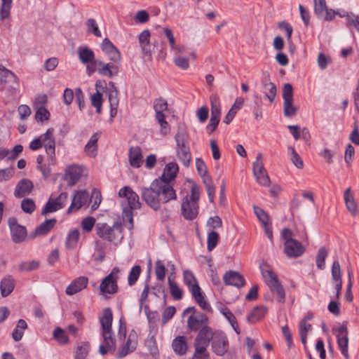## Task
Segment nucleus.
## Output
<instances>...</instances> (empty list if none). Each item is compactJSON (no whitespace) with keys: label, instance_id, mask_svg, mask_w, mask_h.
<instances>
[{"label":"nucleus","instance_id":"obj_34","mask_svg":"<svg viewBox=\"0 0 359 359\" xmlns=\"http://www.w3.org/2000/svg\"><path fill=\"white\" fill-rule=\"evenodd\" d=\"M178 170L179 167L175 162L169 163L165 165L161 177L158 179H162L163 181L172 182V181L176 177Z\"/></svg>","mask_w":359,"mask_h":359},{"label":"nucleus","instance_id":"obj_8","mask_svg":"<svg viewBox=\"0 0 359 359\" xmlns=\"http://www.w3.org/2000/svg\"><path fill=\"white\" fill-rule=\"evenodd\" d=\"M262 275L272 292H275L280 302L285 301V291L278 280L277 275L269 269H262Z\"/></svg>","mask_w":359,"mask_h":359},{"label":"nucleus","instance_id":"obj_3","mask_svg":"<svg viewBox=\"0 0 359 359\" xmlns=\"http://www.w3.org/2000/svg\"><path fill=\"white\" fill-rule=\"evenodd\" d=\"M118 196L121 198H126L128 201V208H124L123 212V219L124 222H128L126 224L129 229L133 228V210L140 208L139 196L128 186L121 188L118 191Z\"/></svg>","mask_w":359,"mask_h":359},{"label":"nucleus","instance_id":"obj_24","mask_svg":"<svg viewBox=\"0 0 359 359\" xmlns=\"http://www.w3.org/2000/svg\"><path fill=\"white\" fill-rule=\"evenodd\" d=\"M101 47L102 50L112 62L118 63L121 61V56L120 52L108 38H105L102 41Z\"/></svg>","mask_w":359,"mask_h":359},{"label":"nucleus","instance_id":"obj_21","mask_svg":"<svg viewBox=\"0 0 359 359\" xmlns=\"http://www.w3.org/2000/svg\"><path fill=\"white\" fill-rule=\"evenodd\" d=\"M215 334H216V331H213L210 327L206 325L198 330V333L194 339V342L208 346L215 337Z\"/></svg>","mask_w":359,"mask_h":359},{"label":"nucleus","instance_id":"obj_61","mask_svg":"<svg viewBox=\"0 0 359 359\" xmlns=\"http://www.w3.org/2000/svg\"><path fill=\"white\" fill-rule=\"evenodd\" d=\"M154 109L156 114H163L168 109V102L165 100L160 97L154 102Z\"/></svg>","mask_w":359,"mask_h":359},{"label":"nucleus","instance_id":"obj_7","mask_svg":"<svg viewBox=\"0 0 359 359\" xmlns=\"http://www.w3.org/2000/svg\"><path fill=\"white\" fill-rule=\"evenodd\" d=\"M120 269L114 267L109 274L104 277L100 285L99 290L101 295L114 294L117 293L118 287L117 280L119 278Z\"/></svg>","mask_w":359,"mask_h":359},{"label":"nucleus","instance_id":"obj_52","mask_svg":"<svg viewBox=\"0 0 359 359\" xmlns=\"http://www.w3.org/2000/svg\"><path fill=\"white\" fill-rule=\"evenodd\" d=\"M163 32L165 34V36H166V38L168 39V41L169 42V44H170V50L174 52L175 51L177 48H180L181 47H183L184 46H178L176 44V41H175V39L174 37V35H173V33L172 32V30L168 28V27H164L163 29Z\"/></svg>","mask_w":359,"mask_h":359},{"label":"nucleus","instance_id":"obj_41","mask_svg":"<svg viewBox=\"0 0 359 359\" xmlns=\"http://www.w3.org/2000/svg\"><path fill=\"white\" fill-rule=\"evenodd\" d=\"M0 82L4 84L18 83V78L13 72L0 66Z\"/></svg>","mask_w":359,"mask_h":359},{"label":"nucleus","instance_id":"obj_38","mask_svg":"<svg viewBox=\"0 0 359 359\" xmlns=\"http://www.w3.org/2000/svg\"><path fill=\"white\" fill-rule=\"evenodd\" d=\"M266 312V307L262 305L257 306L252 310L247 320L250 323H256L265 316Z\"/></svg>","mask_w":359,"mask_h":359},{"label":"nucleus","instance_id":"obj_16","mask_svg":"<svg viewBox=\"0 0 359 359\" xmlns=\"http://www.w3.org/2000/svg\"><path fill=\"white\" fill-rule=\"evenodd\" d=\"M89 199V194L86 190L75 191L68 212L71 213L79 210L88 202Z\"/></svg>","mask_w":359,"mask_h":359},{"label":"nucleus","instance_id":"obj_47","mask_svg":"<svg viewBox=\"0 0 359 359\" xmlns=\"http://www.w3.org/2000/svg\"><path fill=\"white\" fill-rule=\"evenodd\" d=\"M90 350V344L88 342H82L78 345L75 351V359H86Z\"/></svg>","mask_w":359,"mask_h":359},{"label":"nucleus","instance_id":"obj_44","mask_svg":"<svg viewBox=\"0 0 359 359\" xmlns=\"http://www.w3.org/2000/svg\"><path fill=\"white\" fill-rule=\"evenodd\" d=\"M27 329V324L23 319H20L16 325L15 328L12 332V337L15 341H19L24 335V331Z\"/></svg>","mask_w":359,"mask_h":359},{"label":"nucleus","instance_id":"obj_57","mask_svg":"<svg viewBox=\"0 0 359 359\" xmlns=\"http://www.w3.org/2000/svg\"><path fill=\"white\" fill-rule=\"evenodd\" d=\"M22 210L27 214H32L36 209V205L33 199L25 198L21 201Z\"/></svg>","mask_w":359,"mask_h":359},{"label":"nucleus","instance_id":"obj_19","mask_svg":"<svg viewBox=\"0 0 359 359\" xmlns=\"http://www.w3.org/2000/svg\"><path fill=\"white\" fill-rule=\"evenodd\" d=\"M8 224L11 229L13 241L16 243H22L27 236V230L25 226L17 223L16 219L10 218Z\"/></svg>","mask_w":359,"mask_h":359},{"label":"nucleus","instance_id":"obj_2","mask_svg":"<svg viewBox=\"0 0 359 359\" xmlns=\"http://www.w3.org/2000/svg\"><path fill=\"white\" fill-rule=\"evenodd\" d=\"M113 315L109 308L103 310V316L100 320L102 327V337L103 344L100 346L99 352L104 355L109 352H114L116 350V339L112 332L111 325Z\"/></svg>","mask_w":359,"mask_h":359},{"label":"nucleus","instance_id":"obj_22","mask_svg":"<svg viewBox=\"0 0 359 359\" xmlns=\"http://www.w3.org/2000/svg\"><path fill=\"white\" fill-rule=\"evenodd\" d=\"M88 284V278L86 276H79L70 283L65 290V293L68 296H72L84 290Z\"/></svg>","mask_w":359,"mask_h":359},{"label":"nucleus","instance_id":"obj_28","mask_svg":"<svg viewBox=\"0 0 359 359\" xmlns=\"http://www.w3.org/2000/svg\"><path fill=\"white\" fill-rule=\"evenodd\" d=\"M128 159L130 165L133 168H138L143 163L142 149L139 147H133L128 151Z\"/></svg>","mask_w":359,"mask_h":359},{"label":"nucleus","instance_id":"obj_1","mask_svg":"<svg viewBox=\"0 0 359 359\" xmlns=\"http://www.w3.org/2000/svg\"><path fill=\"white\" fill-rule=\"evenodd\" d=\"M141 196L145 203L154 210H158L162 203L177 198L172 183L162 179H156L149 187L142 188Z\"/></svg>","mask_w":359,"mask_h":359},{"label":"nucleus","instance_id":"obj_53","mask_svg":"<svg viewBox=\"0 0 359 359\" xmlns=\"http://www.w3.org/2000/svg\"><path fill=\"white\" fill-rule=\"evenodd\" d=\"M39 266V262L36 260L22 262L19 264L20 271H32L36 270Z\"/></svg>","mask_w":359,"mask_h":359},{"label":"nucleus","instance_id":"obj_39","mask_svg":"<svg viewBox=\"0 0 359 359\" xmlns=\"http://www.w3.org/2000/svg\"><path fill=\"white\" fill-rule=\"evenodd\" d=\"M262 86L265 97L269 100L270 103H273L277 93L276 85L269 81L265 80L262 82Z\"/></svg>","mask_w":359,"mask_h":359},{"label":"nucleus","instance_id":"obj_25","mask_svg":"<svg viewBox=\"0 0 359 359\" xmlns=\"http://www.w3.org/2000/svg\"><path fill=\"white\" fill-rule=\"evenodd\" d=\"M34 184L32 182L27 178L20 180L14 190V196L16 198H22L29 195L32 191Z\"/></svg>","mask_w":359,"mask_h":359},{"label":"nucleus","instance_id":"obj_9","mask_svg":"<svg viewBox=\"0 0 359 359\" xmlns=\"http://www.w3.org/2000/svg\"><path fill=\"white\" fill-rule=\"evenodd\" d=\"M211 105V117L206 130L208 133H212L217 128L221 116V106L219 97L217 94H212L210 97Z\"/></svg>","mask_w":359,"mask_h":359},{"label":"nucleus","instance_id":"obj_11","mask_svg":"<svg viewBox=\"0 0 359 359\" xmlns=\"http://www.w3.org/2000/svg\"><path fill=\"white\" fill-rule=\"evenodd\" d=\"M54 130L49 128L41 135L42 146L44 147L48 157H49V165L56 164L55 157V140L54 137Z\"/></svg>","mask_w":359,"mask_h":359},{"label":"nucleus","instance_id":"obj_17","mask_svg":"<svg viewBox=\"0 0 359 359\" xmlns=\"http://www.w3.org/2000/svg\"><path fill=\"white\" fill-rule=\"evenodd\" d=\"M182 215L187 220H193L198 213V204L195 201H189L188 196L182 201L181 205Z\"/></svg>","mask_w":359,"mask_h":359},{"label":"nucleus","instance_id":"obj_45","mask_svg":"<svg viewBox=\"0 0 359 359\" xmlns=\"http://www.w3.org/2000/svg\"><path fill=\"white\" fill-rule=\"evenodd\" d=\"M13 0H1L0 20L4 21L11 16Z\"/></svg>","mask_w":359,"mask_h":359},{"label":"nucleus","instance_id":"obj_63","mask_svg":"<svg viewBox=\"0 0 359 359\" xmlns=\"http://www.w3.org/2000/svg\"><path fill=\"white\" fill-rule=\"evenodd\" d=\"M141 273V267L138 265L134 266L129 273L128 276V285H133L137 280Z\"/></svg>","mask_w":359,"mask_h":359},{"label":"nucleus","instance_id":"obj_56","mask_svg":"<svg viewBox=\"0 0 359 359\" xmlns=\"http://www.w3.org/2000/svg\"><path fill=\"white\" fill-rule=\"evenodd\" d=\"M288 150L290 152L291 161L294 165L298 169H302L304 168V163L300 156L292 147H289Z\"/></svg>","mask_w":359,"mask_h":359},{"label":"nucleus","instance_id":"obj_64","mask_svg":"<svg viewBox=\"0 0 359 359\" xmlns=\"http://www.w3.org/2000/svg\"><path fill=\"white\" fill-rule=\"evenodd\" d=\"M346 19L348 27L353 26L359 32V15L351 13L346 15Z\"/></svg>","mask_w":359,"mask_h":359},{"label":"nucleus","instance_id":"obj_27","mask_svg":"<svg viewBox=\"0 0 359 359\" xmlns=\"http://www.w3.org/2000/svg\"><path fill=\"white\" fill-rule=\"evenodd\" d=\"M226 285H232L236 287H242L245 285V278L239 273L234 271L226 272L223 277Z\"/></svg>","mask_w":359,"mask_h":359},{"label":"nucleus","instance_id":"obj_29","mask_svg":"<svg viewBox=\"0 0 359 359\" xmlns=\"http://www.w3.org/2000/svg\"><path fill=\"white\" fill-rule=\"evenodd\" d=\"M172 348L177 355L182 356L186 355L188 351L187 337L184 336L176 337L172 341Z\"/></svg>","mask_w":359,"mask_h":359},{"label":"nucleus","instance_id":"obj_33","mask_svg":"<svg viewBox=\"0 0 359 359\" xmlns=\"http://www.w3.org/2000/svg\"><path fill=\"white\" fill-rule=\"evenodd\" d=\"M57 220L54 218L46 219L37 226L32 233V237L46 235L55 226Z\"/></svg>","mask_w":359,"mask_h":359},{"label":"nucleus","instance_id":"obj_42","mask_svg":"<svg viewBox=\"0 0 359 359\" xmlns=\"http://www.w3.org/2000/svg\"><path fill=\"white\" fill-rule=\"evenodd\" d=\"M208 347L194 342V352L191 359H210Z\"/></svg>","mask_w":359,"mask_h":359},{"label":"nucleus","instance_id":"obj_14","mask_svg":"<svg viewBox=\"0 0 359 359\" xmlns=\"http://www.w3.org/2000/svg\"><path fill=\"white\" fill-rule=\"evenodd\" d=\"M337 338L341 354L345 359H349L348 330L345 325H342L337 328Z\"/></svg>","mask_w":359,"mask_h":359},{"label":"nucleus","instance_id":"obj_13","mask_svg":"<svg viewBox=\"0 0 359 359\" xmlns=\"http://www.w3.org/2000/svg\"><path fill=\"white\" fill-rule=\"evenodd\" d=\"M215 334L211 341L212 350L216 355L222 356L228 351L229 341L223 332L217 330Z\"/></svg>","mask_w":359,"mask_h":359},{"label":"nucleus","instance_id":"obj_23","mask_svg":"<svg viewBox=\"0 0 359 359\" xmlns=\"http://www.w3.org/2000/svg\"><path fill=\"white\" fill-rule=\"evenodd\" d=\"M304 247L297 240L284 243V252L289 257H300L304 254Z\"/></svg>","mask_w":359,"mask_h":359},{"label":"nucleus","instance_id":"obj_18","mask_svg":"<svg viewBox=\"0 0 359 359\" xmlns=\"http://www.w3.org/2000/svg\"><path fill=\"white\" fill-rule=\"evenodd\" d=\"M138 336L135 330H131L128 334L126 343L120 347L118 355L119 358H123L128 354L133 352L137 345Z\"/></svg>","mask_w":359,"mask_h":359},{"label":"nucleus","instance_id":"obj_12","mask_svg":"<svg viewBox=\"0 0 359 359\" xmlns=\"http://www.w3.org/2000/svg\"><path fill=\"white\" fill-rule=\"evenodd\" d=\"M173 55L174 63L177 67L182 69H187L189 67V60L196 58V53L194 50L187 53L186 46L177 48L173 52Z\"/></svg>","mask_w":359,"mask_h":359},{"label":"nucleus","instance_id":"obj_31","mask_svg":"<svg viewBox=\"0 0 359 359\" xmlns=\"http://www.w3.org/2000/svg\"><path fill=\"white\" fill-rule=\"evenodd\" d=\"M111 90L109 94V101L110 104V116L114 118L117 114L118 106V90L113 82L109 83Z\"/></svg>","mask_w":359,"mask_h":359},{"label":"nucleus","instance_id":"obj_54","mask_svg":"<svg viewBox=\"0 0 359 359\" xmlns=\"http://www.w3.org/2000/svg\"><path fill=\"white\" fill-rule=\"evenodd\" d=\"M58 210H60V205H57V204L55 203L53 201V195L52 194L45 206L41 210V215H46L48 213L54 212Z\"/></svg>","mask_w":359,"mask_h":359},{"label":"nucleus","instance_id":"obj_51","mask_svg":"<svg viewBox=\"0 0 359 359\" xmlns=\"http://www.w3.org/2000/svg\"><path fill=\"white\" fill-rule=\"evenodd\" d=\"M43 157L41 155H39L36 158V163L38 164V168L41 170L42 172V175L44 177H48L50 176L51 170L49 165V157H48V163L47 164H43Z\"/></svg>","mask_w":359,"mask_h":359},{"label":"nucleus","instance_id":"obj_6","mask_svg":"<svg viewBox=\"0 0 359 359\" xmlns=\"http://www.w3.org/2000/svg\"><path fill=\"white\" fill-rule=\"evenodd\" d=\"M177 143V156L185 167H189L191 162V154L188 143V137L183 130H179L175 135Z\"/></svg>","mask_w":359,"mask_h":359},{"label":"nucleus","instance_id":"obj_32","mask_svg":"<svg viewBox=\"0 0 359 359\" xmlns=\"http://www.w3.org/2000/svg\"><path fill=\"white\" fill-rule=\"evenodd\" d=\"M98 65V73L101 76H107L109 78L112 77L114 75L117 74L118 72V67L111 63H104L101 60H99V62H97Z\"/></svg>","mask_w":359,"mask_h":359},{"label":"nucleus","instance_id":"obj_5","mask_svg":"<svg viewBox=\"0 0 359 359\" xmlns=\"http://www.w3.org/2000/svg\"><path fill=\"white\" fill-rule=\"evenodd\" d=\"M95 230L100 238L115 245L121 243L123 238V228L120 223H115L112 226L106 223H97L95 225Z\"/></svg>","mask_w":359,"mask_h":359},{"label":"nucleus","instance_id":"obj_26","mask_svg":"<svg viewBox=\"0 0 359 359\" xmlns=\"http://www.w3.org/2000/svg\"><path fill=\"white\" fill-rule=\"evenodd\" d=\"M344 198L346 208L351 214V215L353 217L359 215L358 204L355 199L354 194H353L350 187L345 190L344 194Z\"/></svg>","mask_w":359,"mask_h":359},{"label":"nucleus","instance_id":"obj_10","mask_svg":"<svg viewBox=\"0 0 359 359\" xmlns=\"http://www.w3.org/2000/svg\"><path fill=\"white\" fill-rule=\"evenodd\" d=\"M252 171L254 177L258 184L264 187L270 185V178L264 168L262 153L257 154L256 161L252 164Z\"/></svg>","mask_w":359,"mask_h":359},{"label":"nucleus","instance_id":"obj_36","mask_svg":"<svg viewBox=\"0 0 359 359\" xmlns=\"http://www.w3.org/2000/svg\"><path fill=\"white\" fill-rule=\"evenodd\" d=\"M15 280L11 276L4 277L0 283L1 294L3 297H8L14 290Z\"/></svg>","mask_w":359,"mask_h":359},{"label":"nucleus","instance_id":"obj_15","mask_svg":"<svg viewBox=\"0 0 359 359\" xmlns=\"http://www.w3.org/2000/svg\"><path fill=\"white\" fill-rule=\"evenodd\" d=\"M253 209L255 214L262 225L266 236L271 241L273 238V232L269 216L263 209L257 205H254Z\"/></svg>","mask_w":359,"mask_h":359},{"label":"nucleus","instance_id":"obj_30","mask_svg":"<svg viewBox=\"0 0 359 359\" xmlns=\"http://www.w3.org/2000/svg\"><path fill=\"white\" fill-rule=\"evenodd\" d=\"M82 175V169L79 165H71L65 172V178L70 186L74 185Z\"/></svg>","mask_w":359,"mask_h":359},{"label":"nucleus","instance_id":"obj_46","mask_svg":"<svg viewBox=\"0 0 359 359\" xmlns=\"http://www.w3.org/2000/svg\"><path fill=\"white\" fill-rule=\"evenodd\" d=\"M196 167L198 174L202 178L203 182L206 180V179H212L208 174V168L205 163L201 158H197L196 159Z\"/></svg>","mask_w":359,"mask_h":359},{"label":"nucleus","instance_id":"obj_48","mask_svg":"<svg viewBox=\"0 0 359 359\" xmlns=\"http://www.w3.org/2000/svg\"><path fill=\"white\" fill-rule=\"evenodd\" d=\"M168 285L172 297L176 300L181 299L182 298V290L170 277H168Z\"/></svg>","mask_w":359,"mask_h":359},{"label":"nucleus","instance_id":"obj_55","mask_svg":"<svg viewBox=\"0 0 359 359\" xmlns=\"http://www.w3.org/2000/svg\"><path fill=\"white\" fill-rule=\"evenodd\" d=\"M54 338L61 344H66L69 342V338L65 331L60 327H56L53 331Z\"/></svg>","mask_w":359,"mask_h":359},{"label":"nucleus","instance_id":"obj_50","mask_svg":"<svg viewBox=\"0 0 359 359\" xmlns=\"http://www.w3.org/2000/svg\"><path fill=\"white\" fill-rule=\"evenodd\" d=\"M87 32L93 34L97 37H102V33L99 29L96 20L93 18H89L86 22Z\"/></svg>","mask_w":359,"mask_h":359},{"label":"nucleus","instance_id":"obj_49","mask_svg":"<svg viewBox=\"0 0 359 359\" xmlns=\"http://www.w3.org/2000/svg\"><path fill=\"white\" fill-rule=\"evenodd\" d=\"M328 255V252L325 247L320 248L317 253L316 262V266L320 269H324L325 267V261Z\"/></svg>","mask_w":359,"mask_h":359},{"label":"nucleus","instance_id":"obj_35","mask_svg":"<svg viewBox=\"0 0 359 359\" xmlns=\"http://www.w3.org/2000/svg\"><path fill=\"white\" fill-rule=\"evenodd\" d=\"M100 138L99 133L93 134L84 147V152L87 156L95 158L97 154V142Z\"/></svg>","mask_w":359,"mask_h":359},{"label":"nucleus","instance_id":"obj_37","mask_svg":"<svg viewBox=\"0 0 359 359\" xmlns=\"http://www.w3.org/2000/svg\"><path fill=\"white\" fill-rule=\"evenodd\" d=\"M150 32L149 30H144L139 35V43L142 48V53L148 56L151 55L150 45Z\"/></svg>","mask_w":359,"mask_h":359},{"label":"nucleus","instance_id":"obj_60","mask_svg":"<svg viewBox=\"0 0 359 359\" xmlns=\"http://www.w3.org/2000/svg\"><path fill=\"white\" fill-rule=\"evenodd\" d=\"M165 267L161 260H157L155 263V273L158 280H163L165 277Z\"/></svg>","mask_w":359,"mask_h":359},{"label":"nucleus","instance_id":"obj_62","mask_svg":"<svg viewBox=\"0 0 359 359\" xmlns=\"http://www.w3.org/2000/svg\"><path fill=\"white\" fill-rule=\"evenodd\" d=\"M218 241L219 234L216 231H212L208 233L207 241V248L208 251H212L216 247Z\"/></svg>","mask_w":359,"mask_h":359},{"label":"nucleus","instance_id":"obj_58","mask_svg":"<svg viewBox=\"0 0 359 359\" xmlns=\"http://www.w3.org/2000/svg\"><path fill=\"white\" fill-rule=\"evenodd\" d=\"M292 103L293 100L283 102V112L287 117L294 116L297 113V109Z\"/></svg>","mask_w":359,"mask_h":359},{"label":"nucleus","instance_id":"obj_40","mask_svg":"<svg viewBox=\"0 0 359 359\" xmlns=\"http://www.w3.org/2000/svg\"><path fill=\"white\" fill-rule=\"evenodd\" d=\"M78 55L83 64H88L95 58L94 52L87 46H79L78 48Z\"/></svg>","mask_w":359,"mask_h":359},{"label":"nucleus","instance_id":"obj_20","mask_svg":"<svg viewBox=\"0 0 359 359\" xmlns=\"http://www.w3.org/2000/svg\"><path fill=\"white\" fill-rule=\"evenodd\" d=\"M208 323V318L203 313L191 314L187 319V327L193 332L198 331Z\"/></svg>","mask_w":359,"mask_h":359},{"label":"nucleus","instance_id":"obj_4","mask_svg":"<svg viewBox=\"0 0 359 359\" xmlns=\"http://www.w3.org/2000/svg\"><path fill=\"white\" fill-rule=\"evenodd\" d=\"M183 277L184 283L189 288L193 297L198 306L203 310L210 311L211 306L205 299L204 294L202 292L194 273L189 270H186L184 271Z\"/></svg>","mask_w":359,"mask_h":359},{"label":"nucleus","instance_id":"obj_59","mask_svg":"<svg viewBox=\"0 0 359 359\" xmlns=\"http://www.w3.org/2000/svg\"><path fill=\"white\" fill-rule=\"evenodd\" d=\"M156 119L161 127V133L163 135H166L170 131L168 123L165 120L164 114H156Z\"/></svg>","mask_w":359,"mask_h":359},{"label":"nucleus","instance_id":"obj_43","mask_svg":"<svg viewBox=\"0 0 359 359\" xmlns=\"http://www.w3.org/2000/svg\"><path fill=\"white\" fill-rule=\"evenodd\" d=\"M80 233L78 229L70 231L67 236L65 247L68 250H73L76 248L79 240Z\"/></svg>","mask_w":359,"mask_h":359}]
</instances>
